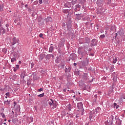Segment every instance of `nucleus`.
Instances as JSON below:
<instances>
[{
  "instance_id": "nucleus-1",
  "label": "nucleus",
  "mask_w": 125,
  "mask_h": 125,
  "mask_svg": "<svg viewBox=\"0 0 125 125\" xmlns=\"http://www.w3.org/2000/svg\"><path fill=\"white\" fill-rule=\"evenodd\" d=\"M82 79L84 83H92L93 82V79L92 81L89 80V76L87 73H83L82 75Z\"/></svg>"
},
{
  "instance_id": "nucleus-2",
  "label": "nucleus",
  "mask_w": 125,
  "mask_h": 125,
  "mask_svg": "<svg viewBox=\"0 0 125 125\" xmlns=\"http://www.w3.org/2000/svg\"><path fill=\"white\" fill-rule=\"evenodd\" d=\"M78 54L79 55H82L81 58H80V59H83V57L84 56V55H86V52H84V50L83 49V47L80 46L78 48Z\"/></svg>"
},
{
  "instance_id": "nucleus-3",
  "label": "nucleus",
  "mask_w": 125,
  "mask_h": 125,
  "mask_svg": "<svg viewBox=\"0 0 125 125\" xmlns=\"http://www.w3.org/2000/svg\"><path fill=\"white\" fill-rule=\"evenodd\" d=\"M77 108L79 109V110H82L83 112L84 111L83 109V104L82 102H79L77 103Z\"/></svg>"
},
{
  "instance_id": "nucleus-4",
  "label": "nucleus",
  "mask_w": 125,
  "mask_h": 125,
  "mask_svg": "<svg viewBox=\"0 0 125 125\" xmlns=\"http://www.w3.org/2000/svg\"><path fill=\"white\" fill-rule=\"evenodd\" d=\"M80 69H83L85 67V62L84 61L80 62L78 63Z\"/></svg>"
},
{
  "instance_id": "nucleus-5",
  "label": "nucleus",
  "mask_w": 125,
  "mask_h": 125,
  "mask_svg": "<svg viewBox=\"0 0 125 125\" xmlns=\"http://www.w3.org/2000/svg\"><path fill=\"white\" fill-rule=\"evenodd\" d=\"M95 45H97V41L96 39H94L91 41V46H95Z\"/></svg>"
},
{
  "instance_id": "nucleus-6",
  "label": "nucleus",
  "mask_w": 125,
  "mask_h": 125,
  "mask_svg": "<svg viewBox=\"0 0 125 125\" xmlns=\"http://www.w3.org/2000/svg\"><path fill=\"white\" fill-rule=\"evenodd\" d=\"M17 42V39H16V37H14L12 41L11 42V43L12 45H14L15 44H16V43Z\"/></svg>"
},
{
  "instance_id": "nucleus-7",
  "label": "nucleus",
  "mask_w": 125,
  "mask_h": 125,
  "mask_svg": "<svg viewBox=\"0 0 125 125\" xmlns=\"http://www.w3.org/2000/svg\"><path fill=\"white\" fill-rule=\"evenodd\" d=\"M71 67H70L69 65H67L66 66H65V72L66 73H71Z\"/></svg>"
},
{
  "instance_id": "nucleus-8",
  "label": "nucleus",
  "mask_w": 125,
  "mask_h": 125,
  "mask_svg": "<svg viewBox=\"0 0 125 125\" xmlns=\"http://www.w3.org/2000/svg\"><path fill=\"white\" fill-rule=\"evenodd\" d=\"M26 76V71H23L21 74V78L24 81V79H25V76Z\"/></svg>"
},
{
  "instance_id": "nucleus-9",
  "label": "nucleus",
  "mask_w": 125,
  "mask_h": 125,
  "mask_svg": "<svg viewBox=\"0 0 125 125\" xmlns=\"http://www.w3.org/2000/svg\"><path fill=\"white\" fill-rule=\"evenodd\" d=\"M71 3L70 2H67L66 3L64 4V6L65 7H68L70 8L71 7Z\"/></svg>"
},
{
  "instance_id": "nucleus-10",
  "label": "nucleus",
  "mask_w": 125,
  "mask_h": 125,
  "mask_svg": "<svg viewBox=\"0 0 125 125\" xmlns=\"http://www.w3.org/2000/svg\"><path fill=\"white\" fill-rule=\"evenodd\" d=\"M1 34L2 35L5 34V29L2 27L0 28V35H1Z\"/></svg>"
},
{
  "instance_id": "nucleus-11",
  "label": "nucleus",
  "mask_w": 125,
  "mask_h": 125,
  "mask_svg": "<svg viewBox=\"0 0 125 125\" xmlns=\"http://www.w3.org/2000/svg\"><path fill=\"white\" fill-rule=\"evenodd\" d=\"M45 21L47 23L52 22V18L50 17H48L47 18H46Z\"/></svg>"
},
{
  "instance_id": "nucleus-12",
  "label": "nucleus",
  "mask_w": 125,
  "mask_h": 125,
  "mask_svg": "<svg viewBox=\"0 0 125 125\" xmlns=\"http://www.w3.org/2000/svg\"><path fill=\"white\" fill-rule=\"evenodd\" d=\"M52 57H54L53 54H47L46 56V59L49 60Z\"/></svg>"
},
{
  "instance_id": "nucleus-13",
  "label": "nucleus",
  "mask_w": 125,
  "mask_h": 125,
  "mask_svg": "<svg viewBox=\"0 0 125 125\" xmlns=\"http://www.w3.org/2000/svg\"><path fill=\"white\" fill-rule=\"evenodd\" d=\"M69 57L71 60H75L76 59V55L74 54H70Z\"/></svg>"
},
{
  "instance_id": "nucleus-14",
  "label": "nucleus",
  "mask_w": 125,
  "mask_h": 125,
  "mask_svg": "<svg viewBox=\"0 0 125 125\" xmlns=\"http://www.w3.org/2000/svg\"><path fill=\"white\" fill-rule=\"evenodd\" d=\"M118 34L120 36H123V35H124V29H120L119 31L118 32Z\"/></svg>"
},
{
  "instance_id": "nucleus-15",
  "label": "nucleus",
  "mask_w": 125,
  "mask_h": 125,
  "mask_svg": "<svg viewBox=\"0 0 125 125\" xmlns=\"http://www.w3.org/2000/svg\"><path fill=\"white\" fill-rule=\"evenodd\" d=\"M100 110H101V108H100V107H98L97 108H96L95 109V112L93 111V113H99V112H100Z\"/></svg>"
},
{
  "instance_id": "nucleus-16",
  "label": "nucleus",
  "mask_w": 125,
  "mask_h": 125,
  "mask_svg": "<svg viewBox=\"0 0 125 125\" xmlns=\"http://www.w3.org/2000/svg\"><path fill=\"white\" fill-rule=\"evenodd\" d=\"M13 56L14 57L11 59V62L12 63H13L15 61H16V56H15V54H14Z\"/></svg>"
},
{
  "instance_id": "nucleus-17",
  "label": "nucleus",
  "mask_w": 125,
  "mask_h": 125,
  "mask_svg": "<svg viewBox=\"0 0 125 125\" xmlns=\"http://www.w3.org/2000/svg\"><path fill=\"white\" fill-rule=\"evenodd\" d=\"M82 15V14H76V18L77 19H78V20H81V19H82V16H81Z\"/></svg>"
},
{
  "instance_id": "nucleus-18",
  "label": "nucleus",
  "mask_w": 125,
  "mask_h": 125,
  "mask_svg": "<svg viewBox=\"0 0 125 125\" xmlns=\"http://www.w3.org/2000/svg\"><path fill=\"white\" fill-rule=\"evenodd\" d=\"M54 50V47H53V46H50L48 52L52 53V52Z\"/></svg>"
},
{
  "instance_id": "nucleus-19",
  "label": "nucleus",
  "mask_w": 125,
  "mask_h": 125,
  "mask_svg": "<svg viewBox=\"0 0 125 125\" xmlns=\"http://www.w3.org/2000/svg\"><path fill=\"white\" fill-rule=\"evenodd\" d=\"M85 43H89L90 42V39L88 37H86L85 38Z\"/></svg>"
},
{
  "instance_id": "nucleus-20",
  "label": "nucleus",
  "mask_w": 125,
  "mask_h": 125,
  "mask_svg": "<svg viewBox=\"0 0 125 125\" xmlns=\"http://www.w3.org/2000/svg\"><path fill=\"white\" fill-rule=\"evenodd\" d=\"M19 69V65L16 64L14 68V72H16L17 70Z\"/></svg>"
},
{
  "instance_id": "nucleus-21",
  "label": "nucleus",
  "mask_w": 125,
  "mask_h": 125,
  "mask_svg": "<svg viewBox=\"0 0 125 125\" xmlns=\"http://www.w3.org/2000/svg\"><path fill=\"white\" fill-rule=\"evenodd\" d=\"M4 105H7L8 106V105H9L10 104V101H4L3 102Z\"/></svg>"
},
{
  "instance_id": "nucleus-22",
  "label": "nucleus",
  "mask_w": 125,
  "mask_h": 125,
  "mask_svg": "<svg viewBox=\"0 0 125 125\" xmlns=\"http://www.w3.org/2000/svg\"><path fill=\"white\" fill-rule=\"evenodd\" d=\"M50 100H51V102H49L48 104L51 107V106H52V105L54 103V101H53V100H52V99H50Z\"/></svg>"
},
{
  "instance_id": "nucleus-23",
  "label": "nucleus",
  "mask_w": 125,
  "mask_h": 125,
  "mask_svg": "<svg viewBox=\"0 0 125 125\" xmlns=\"http://www.w3.org/2000/svg\"><path fill=\"white\" fill-rule=\"evenodd\" d=\"M5 27H6V32H9V28H8V27H9V24L8 23L6 24Z\"/></svg>"
},
{
  "instance_id": "nucleus-24",
  "label": "nucleus",
  "mask_w": 125,
  "mask_h": 125,
  "mask_svg": "<svg viewBox=\"0 0 125 125\" xmlns=\"http://www.w3.org/2000/svg\"><path fill=\"white\" fill-rule=\"evenodd\" d=\"M117 58H113V62H112V63L113 64H116V63H117Z\"/></svg>"
},
{
  "instance_id": "nucleus-25",
  "label": "nucleus",
  "mask_w": 125,
  "mask_h": 125,
  "mask_svg": "<svg viewBox=\"0 0 125 125\" xmlns=\"http://www.w3.org/2000/svg\"><path fill=\"white\" fill-rule=\"evenodd\" d=\"M0 11L2 12V11H3V4H0Z\"/></svg>"
},
{
  "instance_id": "nucleus-26",
  "label": "nucleus",
  "mask_w": 125,
  "mask_h": 125,
  "mask_svg": "<svg viewBox=\"0 0 125 125\" xmlns=\"http://www.w3.org/2000/svg\"><path fill=\"white\" fill-rule=\"evenodd\" d=\"M75 7L77 8L78 9H79V10H81V6L80 4H77L75 5Z\"/></svg>"
},
{
  "instance_id": "nucleus-27",
  "label": "nucleus",
  "mask_w": 125,
  "mask_h": 125,
  "mask_svg": "<svg viewBox=\"0 0 125 125\" xmlns=\"http://www.w3.org/2000/svg\"><path fill=\"white\" fill-rule=\"evenodd\" d=\"M53 109H54V108H56V107H57V104H56V102H54V103L53 104Z\"/></svg>"
},
{
  "instance_id": "nucleus-28",
  "label": "nucleus",
  "mask_w": 125,
  "mask_h": 125,
  "mask_svg": "<svg viewBox=\"0 0 125 125\" xmlns=\"http://www.w3.org/2000/svg\"><path fill=\"white\" fill-rule=\"evenodd\" d=\"M77 1H78V0H73L71 2L72 4H73V5H75V4H76V2H77Z\"/></svg>"
},
{
  "instance_id": "nucleus-29",
  "label": "nucleus",
  "mask_w": 125,
  "mask_h": 125,
  "mask_svg": "<svg viewBox=\"0 0 125 125\" xmlns=\"http://www.w3.org/2000/svg\"><path fill=\"white\" fill-rule=\"evenodd\" d=\"M0 114L1 116H2V118H3V119H5V115H4V113L3 112H0Z\"/></svg>"
},
{
  "instance_id": "nucleus-30",
  "label": "nucleus",
  "mask_w": 125,
  "mask_h": 125,
  "mask_svg": "<svg viewBox=\"0 0 125 125\" xmlns=\"http://www.w3.org/2000/svg\"><path fill=\"white\" fill-rule=\"evenodd\" d=\"M67 109L69 111H72V106H71V105H68V106L67 107Z\"/></svg>"
},
{
  "instance_id": "nucleus-31",
  "label": "nucleus",
  "mask_w": 125,
  "mask_h": 125,
  "mask_svg": "<svg viewBox=\"0 0 125 125\" xmlns=\"http://www.w3.org/2000/svg\"><path fill=\"white\" fill-rule=\"evenodd\" d=\"M38 97H43V96H44V93L38 95Z\"/></svg>"
},
{
  "instance_id": "nucleus-32",
  "label": "nucleus",
  "mask_w": 125,
  "mask_h": 125,
  "mask_svg": "<svg viewBox=\"0 0 125 125\" xmlns=\"http://www.w3.org/2000/svg\"><path fill=\"white\" fill-rule=\"evenodd\" d=\"M115 28L116 27H115V26H114V25L111 26V27H110L111 31H114L115 30Z\"/></svg>"
},
{
  "instance_id": "nucleus-33",
  "label": "nucleus",
  "mask_w": 125,
  "mask_h": 125,
  "mask_svg": "<svg viewBox=\"0 0 125 125\" xmlns=\"http://www.w3.org/2000/svg\"><path fill=\"white\" fill-rule=\"evenodd\" d=\"M105 37V34L101 35L100 36V39H104Z\"/></svg>"
},
{
  "instance_id": "nucleus-34",
  "label": "nucleus",
  "mask_w": 125,
  "mask_h": 125,
  "mask_svg": "<svg viewBox=\"0 0 125 125\" xmlns=\"http://www.w3.org/2000/svg\"><path fill=\"white\" fill-rule=\"evenodd\" d=\"M5 96H8V97H10V93H9V92L6 93Z\"/></svg>"
},
{
  "instance_id": "nucleus-35",
  "label": "nucleus",
  "mask_w": 125,
  "mask_h": 125,
  "mask_svg": "<svg viewBox=\"0 0 125 125\" xmlns=\"http://www.w3.org/2000/svg\"><path fill=\"white\" fill-rule=\"evenodd\" d=\"M123 99H125V94L124 95V96H123V98H120V100L121 101H123Z\"/></svg>"
},
{
  "instance_id": "nucleus-36",
  "label": "nucleus",
  "mask_w": 125,
  "mask_h": 125,
  "mask_svg": "<svg viewBox=\"0 0 125 125\" xmlns=\"http://www.w3.org/2000/svg\"><path fill=\"white\" fill-rule=\"evenodd\" d=\"M111 2H112L111 0H107V4H111Z\"/></svg>"
},
{
  "instance_id": "nucleus-37",
  "label": "nucleus",
  "mask_w": 125,
  "mask_h": 125,
  "mask_svg": "<svg viewBox=\"0 0 125 125\" xmlns=\"http://www.w3.org/2000/svg\"><path fill=\"white\" fill-rule=\"evenodd\" d=\"M42 90H43V88H41L38 90V91H39V92H41V91H42Z\"/></svg>"
},
{
  "instance_id": "nucleus-38",
  "label": "nucleus",
  "mask_w": 125,
  "mask_h": 125,
  "mask_svg": "<svg viewBox=\"0 0 125 125\" xmlns=\"http://www.w3.org/2000/svg\"><path fill=\"white\" fill-rule=\"evenodd\" d=\"M75 11L77 12V11H80V9H78L75 7V8L74 9Z\"/></svg>"
},
{
  "instance_id": "nucleus-39",
  "label": "nucleus",
  "mask_w": 125,
  "mask_h": 125,
  "mask_svg": "<svg viewBox=\"0 0 125 125\" xmlns=\"http://www.w3.org/2000/svg\"><path fill=\"white\" fill-rule=\"evenodd\" d=\"M117 37H118V33H115V34H114V38H114V39H116Z\"/></svg>"
},
{
  "instance_id": "nucleus-40",
  "label": "nucleus",
  "mask_w": 125,
  "mask_h": 125,
  "mask_svg": "<svg viewBox=\"0 0 125 125\" xmlns=\"http://www.w3.org/2000/svg\"><path fill=\"white\" fill-rule=\"evenodd\" d=\"M43 36V34H42V33H41L39 35V37L40 38H42V36Z\"/></svg>"
},
{
  "instance_id": "nucleus-41",
  "label": "nucleus",
  "mask_w": 125,
  "mask_h": 125,
  "mask_svg": "<svg viewBox=\"0 0 125 125\" xmlns=\"http://www.w3.org/2000/svg\"><path fill=\"white\" fill-rule=\"evenodd\" d=\"M32 75L33 76V78H35V76L36 75L35 72H33Z\"/></svg>"
},
{
  "instance_id": "nucleus-42",
  "label": "nucleus",
  "mask_w": 125,
  "mask_h": 125,
  "mask_svg": "<svg viewBox=\"0 0 125 125\" xmlns=\"http://www.w3.org/2000/svg\"><path fill=\"white\" fill-rule=\"evenodd\" d=\"M34 108L35 110H36V111H37L38 110V106L35 105L34 106Z\"/></svg>"
},
{
  "instance_id": "nucleus-43",
  "label": "nucleus",
  "mask_w": 125,
  "mask_h": 125,
  "mask_svg": "<svg viewBox=\"0 0 125 125\" xmlns=\"http://www.w3.org/2000/svg\"><path fill=\"white\" fill-rule=\"evenodd\" d=\"M2 51H3V52H4V53H5L6 52V49H3L2 50Z\"/></svg>"
},
{
  "instance_id": "nucleus-44",
  "label": "nucleus",
  "mask_w": 125,
  "mask_h": 125,
  "mask_svg": "<svg viewBox=\"0 0 125 125\" xmlns=\"http://www.w3.org/2000/svg\"><path fill=\"white\" fill-rule=\"evenodd\" d=\"M38 2H39V1L36 0L34 1V4H37V3H38Z\"/></svg>"
},
{
  "instance_id": "nucleus-45",
  "label": "nucleus",
  "mask_w": 125,
  "mask_h": 125,
  "mask_svg": "<svg viewBox=\"0 0 125 125\" xmlns=\"http://www.w3.org/2000/svg\"><path fill=\"white\" fill-rule=\"evenodd\" d=\"M125 117V115L124 114H122L120 118H121V119H124V117Z\"/></svg>"
},
{
  "instance_id": "nucleus-46",
  "label": "nucleus",
  "mask_w": 125,
  "mask_h": 125,
  "mask_svg": "<svg viewBox=\"0 0 125 125\" xmlns=\"http://www.w3.org/2000/svg\"><path fill=\"white\" fill-rule=\"evenodd\" d=\"M39 3L42 4V0H39Z\"/></svg>"
},
{
  "instance_id": "nucleus-47",
  "label": "nucleus",
  "mask_w": 125,
  "mask_h": 125,
  "mask_svg": "<svg viewBox=\"0 0 125 125\" xmlns=\"http://www.w3.org/2000/svg\"><path fill=\"white\" fill-rule=\"evenodd\" d=\"M67 10H63V12L64 13H67Z\"/></svg>"
},
{
  "instance_id": "nucleus-48",
  "label": "nucleus",
  "mask_w": 125,
  "mask_h": 125,
  "mask_svg": "<svg viewBox=\"0 0 125 125\" xmlns=\"http://www.w3.org/2000/svg\"><path fill=\"white\" fill-rule=\"evenodd\" d=\"M14 106H15L16 105H17V102H14Z\"/></svg>"
},
{
  "instance_id": "nucleus-49",
  "label": "nucleus",
  "mask_w": 125,
  "mask_h": 125,
  "mask_svg": "<svg viewBox=\"0 0 125 125\" xmlns=\"http://www.w3.org/2000/svg\"><path fill=\"white\" fill-rule=\"evenodd\" d=\"M4 88L3 89V88H0V91H3V90H4Z\"/></svg>"
},
{
  "instance_id": "nucleus-50",
  "label": "nucleus",
  "mask_w": 125,
  "mask_h": 125,
  "mask_svg": "<svg viewBox=\"0 0 125 125\" xmlns=\"http://www.w3.org/2000/svg\"><path fill=\"white\" fill-rule=\"evenodd\" d=\"M64 67H65V65H64V64H62V69H64Z\"/></svg>"
},
{
  "instance_id": "nucleus-51",
  "label": "nucleus",
  "mask_w": 125,
  "mask_h": 125,
  "mask_svg": "<svg viewBox=\"0 0 125 125\" xmlns=\"http://www.w3.org/2000/svg\"><path fill=\"white\" fill-rule=\"evenodd\" d=\"M35 64L34 63H31V68H33V66H34Z\"/></svg>"
},
{
  "instance_id": "nucleus-52",
  "label": "nucleus",
  "mask_w": 125,
  "mask_h": 125,
  "mask_svg": "<svg viewBox=\"0 0 125 125\" xmlns=\"http://www.w3.org/2000/svg\"><path fill=\"white\" fill-rule=\"evenodd\" d=\"M24 7H25V8H28V4H25Z\"/></svg>"
},
{
  "instance_id": "nucleus-53",
  "label": "nucleus",
  "mask_w": 125,
  "mask_h": 125,
  "mask_svg": "<svg viewBox=\"0 0 125 125\" xmlns=\"http://www.w3.org/2000/svg\"><path fill=\"white\" fill-rule=\"evenodd\" d=\"M75 74L77 73V75H80V72L78 71V72H77V71H75Z\"/></svg>"
},
{
  "instance_id": "nucleus-54",
  "label": "nucleus",
  "mask_w": 125,
  "mask_h": 125,
  "mask_svg": "<svg viewBox=\"0 0 125 125\" xmlns=\"http://www.w3.org/2000/svg\"><path fill=\"white\" fill-rule=\"evenodd\" d=\"M113 104H114V107H116V106H117V103H114Z\"/></svg>"
},
{
  "instance_id": "nucleus-55",
  "label": "nucleus",
  "mask_w": 125,
  "mask_h": 125,
  "mask_svg": "<svg viewBox=\"0 0 125 125\" xmlns=\"http://www.w3.org/2000/svg\"><path fill=\"white\" fill-rule=\"evenodd\" d=\"M91 56H94V53L90 54Z\"/></svg>"
},
{
  "instance_id": "nucleus-56",
  "label": "nucleus",
  "mask_w": 125,
  "mask_h": 125,
  "mask_svg": "<svg viewBox=\"0 0 125 125\" xmlns=\"http://www.w3.org/2000/svg\"><path fill=\"white\" fill-rule=\"evenodd\" d=\"M122 125V122H119L118 125Z\"/></svg>"
},
{
  "instance_id": "nucleus-57",
  "label": "nucleus",
  "mask_w": 125,
  "mask_h": 125,
  "mask_svg": "<svg viewBox=\"0 0 125 125\" xmlns=\"http://www.w3.org/2000/svg\"><path fill=\"white\" fill-rule=\"evenodd\" d=\"M22 63V62L21 61H19V64H21Z\"/></svg>"
},
{
  "instance_id": "nucleus-58",
  "label": "nucleus",
  "mask_w": 125,
  "mask_h": 125,
  "mask_svg": "<svg viewBox=\"0 0 125 125\" xmlns=\"http://www.w3.org/2000/svg\"><path fill=\"white\" fill-rule=\"evenodd\" d=\"M55 62L56 63H59V62H58V60H56Z\"/></svg>"
},
{
  "instance_id": "nucleus-59",
  "label": "nucleus",
  "mask_w": 125,
  "mask_h": 125,
  "mask_svg": "<svg viewBox=\"0 0 125 125\" xmlns=\"http://www.w3.org/2000/svg\"><path fill=\"white\" fill-rule=\"evenodd\" d=\"M82 110V114H81V115H83V112H84V111H83V110Z\"/></svg>"
},
{
  "instance_id": "nucleus-60",
  "label": "nucleus",
  "mask_w": 125,
  "mask_h": 125,
  "mask_svg": "<svg viewBox=\"0 0 125 125\" xmlns=\"http://www.w3.org/2000/svg\"><path fill=\"white\" fill-rule=\"evenodd\" d=\"M92 50V48H89L88 51H91Z\"/></svg>"
},
{
  "instance_id": "nucleus-61",
  "label": "nucleus",
  "mask_w": 125,
  "mask_h": 125,
  "mask_svg": "<svg viewBox=\"0 0 125 125\" xmlns=\"http://www.w3.org/2000/svg\"><path fill=\"white\" fill-rule=\"evenodd\" d=\"M118 108H119V105H116V109H118Z\"/></svg>"
},
{
  "instance_id": "nucleus-62",
  "label": "nucleus",
  "mask_w": 125,
  "mask_h": 125,
  "mask_svg": "<svg viewBox=\"0 0 125 125\" xmlns=\"http://www.w3.org/2000/svg\"><path fill=\"white\" fill-rule=\"evenodd\" d=\"M74 66H77V63H74Z\"/></svg>"
},
{
  "instance_id": "nucleus-63",
  "label": "nucleus",
  "mask_w": 125,
  "mask_h": 125,
  "mask_svg": "<svg viewBox=\"0 0 125 125\" xmlns=\"http://www.w3.org/2000/svg\"><path fill=\"white\" fill-rule=\"evenodd\" d=\"M115 120H118V117L116 116V117H115Z\"/></svg>"
},
{
  "instance_id": "nucleus-64",
  "label": "nucleus",
  "mask_w": 125,
  "mask_h": 125,
  "mask_svg": "<svg viewBox=\"0 0 125 125\" xmlns=\"http://www.w3.org/2000/svg\"><path fill=\"white\" fill-rule=\"evenodd\" d=\"M76 118H79V115H77L76 116Z\"/></svg>"
}]
</instances>
